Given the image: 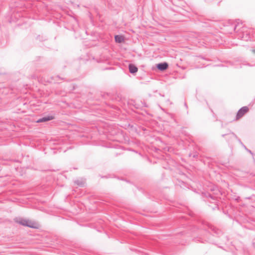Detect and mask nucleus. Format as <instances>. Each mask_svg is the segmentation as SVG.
Returning <instances> with one entry per match:
<instances>
[{
    "mask_svg": "<svg viewBox=\"0 0 255 255\" xmlns=\"http://www.w3.org/2000/svg\"><path fill=\"white\" fill-rule=\"evenodd\" d=\"M15 222L22 226L28 227L31 228H36L35 224L30 220L22 218H16L14 219Z\"/></svg>",
    "mask_w": 255,
    "mask_h": 255,
    "instance_id": "1",
    "label": "nucleus"
},
{
    "mask_svg": "<svg viewBox=\"0 0 255 255\" xmlns=\"http://www.w3.org/2000/svg\"><path fill=\"white\" fill-rule=\"evenodd\" d=\"M225 135H227L229 138H231L233 140L237 139L239 142L242 145V146H243L245 149H247L246 146L244 144V143L242 142L241 139L238 137V136L235 134L234 132H231L227 134H223L222 135V137L225 136Z\"/></svg>",
    "mask_w": 255,
    "mask_h": 255,
    "instance_id": "2",
    "label": "nucleus"
},
{
    "mask_svg": "<svg viewBox=\"0 0 255 255\" xmlns=\"http://www.w3.org/2000/svg\"><path fill=\"white\" fill-rule=\"evenodd\" d=\"M249 111V108L247 106L241 108L238 112L236 115V120L242 118L246 113Z\"/></svg>",
    "mask_w": 255,
    "mask_h": 255,
    "instance_id": "3",
    "label": "nucleus"
},
{
    "mask_svg": "<svg viewBox=\"0 0 255 255\" xmlns=\"http://www.w3.org/2000/svg\"><path fill=\"white\" fill-rule=\"evenodd\" d=\"M242 34H239V38H241V39L245 41L249 40L250 38V32L248 31H244V29H243L241 31Z\"/></svg>",
    "mask_w": 255,
    "mask_h": 255,
    "instance_id": "4",
    "label": "nucleus"
},
{
    "mask_svg": "<svg viewBox=\"0 0 255 255\" xmlns=\"http://www.w3.org/2000/svg\"><path fill=\"white\" fill-rule=\"evenodd\" d=\"M156 67L159 70L163 71L168 68V64L167 62L160 63L156 65Z\"/></svg>",
    "mask_w": 255,
    "mask_h": 255,
    "instance_id": "5",
    "label": "nucleus"
},
{
    "mask_svg": "<svg viewBox=\"0 0 255 255\" xmlns=\"http://www.w3.org/2000/svg\"><path fill=\"white\" fill-rule=\"evenodd\" d=\"M54 117L53 116H47L43 117H42L41 118H39L37 121V123H43V122H46L47 121H51L53 119H54Z\"/></svg>",
    "mask_w": 255,
    "mask_h": 255,
    "instance_id": "6",
    "label": "nucleus"
},
{
    "mask_svg": "<svg viewBox=\"0 0 255 255\" xmlns=\"http://www.w3.org/2000/svg\"><path fill=\"white\" fill-rule=\"evenodd\" d=\"M129 72L131 74H135L138 70L137 67L132 64H129L128 65Z\"/></svg>",
    "mask_w": 255,
    "mask_h": 255,
    "instance_id": "7",
    "label": "nucleus"
},
{
    "mask_svg": "<svg viewBox=\"0 0 255 255\" xmlns=\"http://www.w3.org/2000/svg\"><path fill=\"white\" fill-rule=\"evenodd\" d=\"M115 39L116 42L121 43L124 41V38L123 36L116 35L115 36Z\"/></svg>",
    "mask_w": 255,
    "mask_h": 255,
    "instance_id": "8",
    "label": "nucleus"
},
{
    "mask_svg": "<svg viewBox=\"0 0 255 255\" xmlns=\"http://www.w3.org/2000/svg\"><path fill=\"white\" fill-rule=\"evenodd\" d=\"M129 104L132 105L135 109H140L141 107L140 104L136 103L135 101L131 100Z\"/></svg>",
    "mask_w": 255,
    "mask_h": 255,
    "instance_id": "9",
    "label": "nucleus"
},
{
    "mask_svg": "<svg viewBox=\"0 0 255 255\" xmlns=\"http://www.w3.org/2000/svg\"><path fill=\"white\" fill-rule=\"evenodd\" d=\"M224 137H226V139L227 142H228L229 145L230 147H232L233 141L235 140H233V139H231V138H229L227 135H225Z\"/></svg>",
    "mask_w": 255,
    "mask_h": 255,
    "instance_id": "10",
    "label": "nucleus"
},
{
    "mask_svg": "<svg viewBox=\"0 0 255 255\" xmlns=\"http://www.w3.org/2000/svg\"><path fill=\"white\" fill-rule=\"evenodd\" d=\"M74 182H75V183H76V184H77L78 185H79L81 187L83 186L84 185V182L81 180H77L75 181Z\"/></svg>",
    "mask_w": 255,
    "mask_h": 255,
    "instance_id": "11",
    "label": "nucleus"
},
{
    "mask_svg": "<svg viewBox=\"0 0 255 255\" xmlns=\"http://www.w3.org/2000/svg\"><path fill=\"white\" fill-rule=\"evenodd\" d=\"M189 156L192 157L193 158H197L198 156V153H190V154H189Z\"/></svg>",
    "mask_w": 255,
    "mask_h": 255,
    "instance_id": "12",
    "label": "nucleus"
},
{
    "mask_svg": "<svg viewBox=\"0 0 255 255\" xmlns=\"http://www.w3.org/2000/svg\"><path fill=\"white\" fill-rule=\"evenodd\" d=\"M140 105H142L143 107H147V106L146 105V104L144 103V102H142L141 101H140Z\"/></svg>",
    "mask_w": 255,
    "mask_h": 255,
    "instance_id": "13",
    "label": "nucleus"
},
{
    "mask_svg": "<svg viewBox=\"0 0 255 255\" xmlns=\"http://www.w3.org/2000/svg\"><path fill=\"white\" fill-rule=\"evenodd\" d=\"M249 152H250L251 154H253V153L251 150L248 149L247 148L246 149Z\"/></svg>",
    "mask_w": 255,
    "mask_h": 255,
    "instance_id": "14",
    "label": "nucleus"
},
{
    "mask_svg": "<svg viewBox=\"0 0 255 255\" xmlns=\"http://www.w3.org/2000/svg\"><path fill=\"white\" fill-rule=\"evenodd\" d=\"M209 197H210L211 199H212L214 200V198L213 196H212L211 195H209Z\"/></svg>",
    "mask_w": 255,
    "mask_h": 255,
    "instance_id": "15",
    "label": "nucleus"
},
{
    "mask_svg": "<svg viewBox=\"0 0 255 255\" xmlns=\"http://www.w3.org/2000/svg\"><path fill=\"white\" fill-rule=\"evenodd\" d=\"M184 105H185V106L186 108H187V104H186V103H185V104H184Z\"/></svg>",
    "mask_w": 255,
    "mask_h": 255,
    "instance_id": "16",
    "label": "nucleus"
},
{
    "mask_svg": "<svg viewBox=\"0 0 255 255\" xmlns=\"http://www.w3.org/2000/svg\"><path fill=\"white\" fill-rule=\"evenodd\" d=\"M236 26H235V27L234 28V30H236Z\"/></svg>",
    "mask_w": 255,
    "mask_h": 255,
    "instance_id": "17",
    "label": "nucleus"
}]
</instances>
